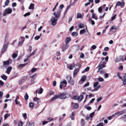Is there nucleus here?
<instances>
[{
    "instance_id": "f257e3e1",
    "label": "nucleus",
    "mask_w": 126,
    "mask_h": 126,
    "mask_svg": "<svg viewBox=\"0 0 126 126\" xmlns=\"http://www.w3.org/2000/svg\"><path fill=\"white\" fill-rule=\"evenodd\" d=\"M61 13V11L59 10L56 12L54 13L53 15L55 16L52 18L50 20V21L51 23V24L52 26H55L57 24L58 17L60 15Z\"/></svg>"
},
{
    "instance_id": "f03ea898",
    "label": "nucleus",
    "mask_w": 126,
    "mask_h": 126,
    "mask_svg": "<svg viewBox=\"0 0 126 126\" xmlns=\"http://www.w3.org/2000/svg\"><path fill=\"white\" fill-rule=\"evenodd\" d=\"M66 78L69 84L72 85H74L75 83L74 80L73 79H72L71 76H68Z\"/></svg>"
},
{
    "instance_id": "7ed1b4c3",
    "label": "nucleus",
    "mask_w": 126,
    "mask_h": 126,
    "mask_svg": "<svg viewBox=\"0 0 126 126\" xmlns=\"http://www.w3.org/2000/svg\"><path fill=\"white\" fill-rule=\"evenodd\" d=\"M12 11V9L9 7L5 9L3 12V16H5L8 14H11Z\"/></svg>"
},
{
    "instance_id": "20e7f679",
    "label": "nucleus",
    "mask_w": 126,
    "mask_h": 126,
    "mask_svg": "<svg viewBox=\"0 0 126 126\" xmlns=\"http://www.w3.org/2000/svg\"><path fill=\"white\" fill-rule=\"evenodd\" d=\"M66 93L65 92H63L60 93L59 94V98L61 99H64L66 98Z\"/></svg>"
},
{
    "instance_id": "39448f33",
    "label": "nucleus",
    "mask_w": 126,
    "mask_h": 126,
    "mask_svg": "<svg viewBox=\"0 0 126 126\" xmlns=\"http://www.w3.org/2000/svg\"><path fill=\"white\" fill-rule=\"evenodd\" d=\"M124 113L125 112L123 110L121 111H118L113 114V116L115 117L117 115L118 116L123 115Z\"/></svg>"
},
{
    "instance_id": "423d86ee",
    "label": "nucleus",
    "mask_w": 126,
    "mask_h": 126,
    "mask_svg": "<svg viewBox=\"0 0 126 126\" xmlns=\"http://www.w3.org/2000/svg\"><path fill=\"white\" fill-rule=\"evenodd\" d=\"M78 65V64L77 63L76 64L73 63L68 66V68L70 70H71L73 69L75 67L77 66Z\"/></svg>"
},
{
    "instance_id": "0eeeda50",
    "label": "nucleus",
    "mask_w": 126,
    "mask_h": 126,
    "mask_svg": "<svg viewBox=\"0 0 126 126\" xmlns=\"http://www.w3.org/2000/svg\"><path fill=\"white\" fill-rule=\"evenodd\" d=\"M63 84H64L65 85V86H66L67 84V82L66 80L65 79H63V80L62 81L60 82V87L61 89H62L63 87Z\"/></svg>"
},
{
    "instance_id": "6e6552de",
    "label": "nucleus",
    "mask_w": 126,
    "mask_h": 126,
    "mask_svg": "<svg viewBox=\"0 0 126 126\" xmlns=\"http://www.w3.org/2000/svg\"><path fill=\"white\" fill-rule=\"evenodd\" d=\"M124 2H120L118 1L117 3L116 6V7L117 6H120L121 7H122L124 6Z\"/></svg>"
},
{
    "instance_id": "1a4fd4ad",
    "label": "nucleus",
    "mask_w": 126,
    "mask_h": 126,
    "mask_svg": "<svg viewBox=\"0 0 126 126\" xmlns=\"http://www.w3.org/2000/svg\"><path fill=\"white\" fill-rule=\"evenodd\" d=\"M9 44V43L8 42L6 45H4L3 46L2 49V52L4 53L6 50L7 48V46Z\"/></svg>"
},
{
    "instance_id": "9d476101",
    "label": "nucleus",
    "mask_w": 126,
    "mask_h": 126,
    "mask_svg": "<svg viewBox=\"0 0 126 126\" xmlns=\"http://www.w3.org/2000/svg\"><path fill=\"white\" fill-rule=\"evenodd\" d=\"M69 47V45L67 44L63 46L62 47V51H64L67 49Z\"/></svg>"
},
{
    "instance_id": "9b49d317",
    "label": "nucleus",
    "mask_w": 126,
    "mask_h": 126,
    "mask_svg": "<svg viewBox=\"0 0 126 126\" xmlns=\"http://www.w3.org/2000/svg\"><path fill=\"white\" fill-rule=\"evenodd\" d=\"M123 58V56L120 55L117 57L115 59V62L118 63L120 62L122 59Z\"/></svg>"
},
{
    "instance_id": "f8f14e48",
    "label": "nucleus",
    "mask_w": 126,
    "mask_h": 126,
    "mask_svg": "<svg viewBox=\"0 0 126 126\" xmlns=\"http://www.w3.org/2000/svg\"><path fill=\"white\" fill-rule=\"evenodd\" d=\"M76 113L74 112H73L70 115V117L72 120H74V117Z\"/></svg>"
},
{
    "instance_id": "ddd939ff",
    "label": "nucleus",
    "mask_w": 126,
    "mask_h": 126,
    "mask_svg": "<svg viewBox=\"0 0 126 126\" xmlns=\"http://www.w3.org/2000/svg\"><path fill=\"white\" fill-rule=\"evenodd\" d=\"M86 78V77L85 75H84L81 78V79L79 81V83L80 84H82V83H81V81L84 82Z\"/></svg>"
},
{
    "instance_id": "4468645a",
    "label": "nucleus",
    "mask_w": 126,
    "mask_h": 126,
    "mask_svg": "<svg viewBox=\"0 0 126 126\" xmlns=\"http://www.w3.org/2000/svg\"><path fill=\"white\" fill-rule=\"evenodd\" d=\"M120 118L124 122H126V114L122 116Z\"/></svg>"
},
{
    "instance_id": "2eb2a0df",
    "label": "nucleus",
    "mask_w": 126,
    "mask_h": 126,
    "mask_svg": "<svg viewBox=\"0 0 126 126\" xmlns=\"http://www.w3.org/2000/svg\"><path fill=\"white\" fill-rule=\"evenodd\" d=\"M59 98V94L57 95H55L54 97H53L50 100V102L51 101L54 100L55 99Z\"/></svg>"
},
{
    "instance_id": "dca6fc26",
    "label": "nucleus",
    "mask_w": 126,
    "mask_h": 126,
    "mask_svg": "<svg viewBox=\"0 0 126 126\" xmlns=\"http://www.w3.org/2000/svg\"><path fill=\"white\" fill-rule=\"evenodd\" d=\"M34 7V4L32 3H31L29 6L28 8L29 9L33 10Z\"/></svg>"
},
{
    "instance_id": "f3484780",
    "label": "nucleus",
    "mask_w": 126,
    "mask_h": 126,
    "mask_svg": "<svg viewBox=\"0 0 126 126\" xmlns=\"http://www.w3.org/2000/svg\"><path fill=\"white\" fill-rule=\"evenodd\" d=\"M12 69V67L11 66L8 67L7 70L6 72L8 74H9L11 71Z\"/></svg>"
},
{
    "instance_id": "a211bd4d",
    "label": "nucleus",
    "mask_w": 126,
    "mask_h": 126,
    "mask_svg": "<svg viewBox=\"0 0 126 126\" xmlns=\"http://www.w3.org/2000/svg\"><path fill=\"white\" fill-rule=\"evenodd\" d=\"M97 72H99L101 74H104L105 73V71L104 69L99 70L97 71Z\"/></svg>"
},
{
    "instance_id": "6ab92c4d",
    "label": "nucleus",
    "mask_w": 126,
    "mask_h": 126,
    "mask_svg": "<svg viewBox=\"0 0 126 126\" xmlns=\"http://www.w3.org/2000/svg\"><path fill=\"white\" fill-rule=\"evenodd\" d=\"M27 78H22L19 81L18 83L19 84H21L25 80H26Z\"/></svg>"
},
{
    "instance_id": "aec40b11",
    "label": "nucleus",
    "mask_w": 126,
    "mask_h": 126,
    "mask_svg": "<svg viewBox=\"0 0 126 126\" xmlns=\"http://www.w3.org/2000/svg\"><path fill=\"white\" fill-rule=\"evenodd\" d=\"M100 85H99L97 86H96L95 87H94V90H91V91L93 92L97 91L98 89L99 88H100Z\"/></svg>"
},
{
    "instance_id": "412c9836",
    "label": "nucleus",
    "mask_w": 126,
    "mask_h": 126,
    "mask_svg": "<svg viewBox=\"0 0 126 126\" xmlns=\"http://www.w3.org/2000/svg\"><path fill=\"white\" fill-rule=\"evenodd\" d=\"M71 39L70 38L67 37L66 38L65 40V42L66 44H68L71 41Z\"/></svg>"
},
{
    "instance_id": "4be33fe9",
    "label": "nucleus",
    "mask_w": 126,
    "mask_h": 126,
    "mask_svg": "<svg viewBox=\"0 0 126 126\" xmlns=\"http://www.w3.org/2000/svg\"><path fill=\"white\" fill-rule=\"evenodd\" d=\"M39 99L37 97H34L33 99V101H36L38 103L40 102V101L39 100Z\"/></svg>"
},
{
    "instance_id": "5701e85b",
    "label": "nucleus",
    "mask_w": 126,
    "mask_h": 126,
    "mask_svg": "<svg viewBox=\"0 0 126 126\" xmlns=\"http://www.w3.org/2000/svg\"><path fill=\"white\" fill-rule=\"evenodd\" d=\"M79 68H78L74 70L73 73L74 76H75L77 74L78 72L79 71Z\"/></svg>"
},
{
    "instance_id": "b1692460",
    "label": "nucleus",
    "mask_w": 126,
    "mask_h": 126,
    "mask_svg": "<svg viewBox=\"0 0 126 126\" xmlns=\"http://www.w3.org/2000/svg\"><path fill=\"white\" fill-rule=\"evenodd\" d=\"M72 105H74V107L75 109L77 108L79 106L78 104L73 102L72 103Z\"/></svg>"
},
{
    "instance_id": "393cba45",
    "label": "nucleus",
    "mask_w": 126,
    "mask_h": 126,
    "mask_svg": "<svg viewBox=\"0 0 126 126\" xmlns=\"http://www.w3.org/2000/svg\"><path fill=\"white\" fill-rule=\"evenodd\" d=\"M122 80L123 81V85H124L126 84V77H124Z\"/></svg>"
},
{
    "instance_id": "a878e982",
    "label": "nucleus",
    "mask_w": 126,
    "mask_h": 126,
    "mask_svg": "<svg viewBox=\"0 0 126 126\" xmlns=\"http://www.w3.org/2000/svg\"><path fill=\"white\" fill-rule=\"evenodd\" d=\"M106 67V66L103 64H99L98 66V68L99 69H101L103 67Z\"/></svg>"
},
{
    "instance_id": "bb28decb",
    "label": "nucleus",
    "mask_w": 126,
    "mask_h": 126,
    "mask_svg": "<svg viewBox=\"0 0 126 126\" xmlns=\"http://www.w3.org/2000/svg\"><path fill=\"white\" fill-rule=\"evenodd\" d=\"M84 97L83 95H80L78 97V100L79 101H80Z\"/></svg>"
},
{
    "instance_id": "cd10ccee",
    "label": "nucleus",
    "mask_w": 126,
    "mask_h": 126,
    "mask_svg": "<svg viewBox=\"0 0 126 126\" xmlns=\"http://www.w3.org/2000/svg\"><path fill=\"white\" fill-rule=\"evenodd\" d=\"M94 112H93L92 113H91L89 115V117L90 118V120H91L92 119L93 117L94 116Z\"/></svg>"
},
{
    "instance_id": "c85d7f7f",
    "label": "nucleus",
    "mask_w": 126,
    "mask_h": 126,
    "mask_svg": "<svg viewBox=\"0 0 126 126\" xmlns=\"http://www.w3.org/2000/svg\"><path fill=\"white\" fill-rule=\"evenodd\" d=\"M37 50V49H36L33 51L29 56H28V58H30L31 56L33 55L36 52V51Z\"/></svg>"
},
{
    "instance_id": "c756f323",
    "label": "nucleus",
    "mask_w": 126,
    "mask_h": 126,
    "mask_svg": "<svg viewBox=\"0 0 126 126\" xmlns=\"http://www.w3.org/2000/svg\"><path fill=\"white\" fill-rule=\"evenodd\" d=\"M92 18L96 20L98 19L97 16H96V15L94 13L92 14Z\"/></svg>"
},
{
    "instance_id": "7c9ffc66",
    "label": "nucleus",
    "mask_w": 126,
    "mask_h": 126,
    "mask_svg": "<svg viewBox=\"0 0 126 126\" xmlns=\"http://www.w3.org/2000/svg\"><path fill=\"white\" fill-rule=\"evenodd\" d=\"M27 64V63H25L23 64H19L18 65V66L20 68H22L25 65H26Z\"/></svg>"
},
{
    "instance_id": "2f4dec72",
    "label": "nucleus",
    "mask_w": 126,
    "mask_h": 126,
    "mask_svg": "<svg viewBox=\"0 0 126 126\" xmlns=\"http://www.w3.org/2000/svg\"><path fill=\"white\" fill-rule=\"evenodd\" d=\"M86 29H83V30H81L80 31V34H83L84 32H86Z\"/></svg>"
},
{
    "instance_id": "473e14b6",
    "label": "nucleus",
    "mask_w": 126,
    "mask_h": 126,
    "mask_svg": "<svg viewBox=\"0 0 126 126\" xmlns=\"http://www.w3.org/2000/svg\"><path fill=\"white\" fill-rule=\"evenodd\" d=\"M1 77L2 79L5 80H6L7 78V76H6L4 75H3L1 76Z\"/></svg>"
},
{
    "instance_id": "72a5a7b5",
    "label": "nucleus",
    "mask_w": 126,
    "mask_h": 126,
    "mask_svg": "<svg viewBox=\"0 0 126 126\" xmlns=\"http://www.w3.org/2000/svg\"><path fill=\"white\" fill-rule=\"evenodd\" d=\"M43 92V89L42 88H41L39 90L38 93L39 94H41Z\"/></svg>"
},
{
    "instance_id": "f704fd0d",
    "label": "nucleus",
    "mask_w": 126,
    "mask_h": 126,
    "mask_svg": "<svg viewBox=\"0 0 126 126\" xmlns=\"http://www.w3.org/2000/svg\"><path fill=\"white\" fill-rule=\"evenodd\" d=\"M86 32L85 33V34L86 36H89L90 34V33L88 32L87 27H86Z\"/></svg>"
},
{
    "instance_id": "c9c22d12",
    "label": "nucleus",
    "mask_w": 126,
    "mask_h": 126,
    "mask_svg": "<svg viewBox=\"0 0 126 126\" xmlns=\"http://www.w3.org/2000/svg\"><path fill=\"white\" fill-rule=\"evenodd\" d=\"M9 63V61L8 60H7L5 61H4L3 63L4 66L5 65H7Z\"/></svg>"
},
{
    "instance_id": "e433bc0d",
    "label": "nucleus",
    "mask_w": 126,
    "mask_h": 126,
    "mask_svg": "<svg viewBox=\"0 0 126 126\" xmlns=\"http://www.w3.org/2000/svg\"><path fill=\"white\" fill-rule=\"evenodd\" d=\"M82 17L81 14L80 13H78L77 16V18H81Z\"/></svg>"
},
{
    "instance_id": "4c0bfd02",
    "label": "nucleus",
    "mask_w": 126,
    "mask_h": 126,
    "mask_svg": "<svg viewBox=\"0 0 126 126\" xmlns=\"http://www.w3.org/2000/svg\"><path fill=\"white\" fill-rule=\"evenodd\" d=\"M29 107L30 108H33L34 107V104L32 102H30L29 103Z\"/></svg>"
},
{
    "instance_id": "58836bf2",
    "label": "nucleus",
    "mask_w": 126,
    "mask_h": 126,
    "mask_svg": "<svg viewBox=\"0 0 126 126\" xmlns=\"http://www.w3.org/2000/svg\"><path fill=\"white\" fill-rule=\"evenodd\" d=\"M108 57L107 56L105 58V60L106 62L105 61H104L102 62L103 63L106 64L107 62L108 61Z\"/></svg>"
},
{
    "instance_id": "ea45409f",
    "label": "nucleus",
    "mask_w": 126,
    "mask_h": 126,
    "mask_svg": "<svg viewBox=\"0 0 126 126\" xmlns=\"http://www.w3.org/2000/svg\"><path fill=\"white\" fill-rule=\"evenodd\" d=\"M117 75L119 78L120 79H122V77L121 76H120V73L119 72H118L117 73Z\"/></svg>"
},
{
    "instance_id": "a19ab883",
    "label": "nucleus",
    "mask_w": 126,
    "mask_h": 126,
    "mask_svg": "<svg viewBox=\"0 0 126 126\" xmlns=\"http://www.w3.org/2000/svg\"><path fill=\"white\" fill-rule=\"evenodd\" d=\"M36 74H35L33 75L32 76H30V78H31V79H32L33 78L34 79H35V78L36 77Z\"/></svg>"
},
{
    "instance_id": "79ce46f5",
    "label": "nucleus",
    "mask_w": 126,
    "mask_h": 126,
    "mask_svg": "<svg viewBox=\"0 0 126 126\" xmlns=\"http://www.w3.org/2000/svg\"><path fill=\"white\" fill-rule=\"evenodd\" d=\"M28 98H29V96H28V94L27 93H26V94L24 96L25 99V100H27L28 99Z\"/></svg>"
},
{
    "instance_id": "37998d69",
    "label": "nucleus",
    "mask_w": 126,
    "mask_h": 126,
    "mask_svg": "<svg viewBox=\"0 0 126 126\" xmlns=\"http://www.w3.org/2000/svg\"><path fill=\"white\" fill-rule=\"evenodd\" d=\"M10 116V114H5L4 116V118L5 119H6L8 117Z\"/></svg>"
},
{
    "instance_id": "c03bdc74",
    "label": "nucleus",
    "mask_w": 126,
    "mask_h": 126,
    "mask_svg": "<svg viewBox=\"0 0 126 126\" xmlns=\"http://www.w3.org/2000/svg\"><path fill=\"white\" fill-rule=\"evenodd\" d=\"M17 56V54L16 53H14L13 54L12 56L13 58L14 59Z\"/></svg>"
},
{
    "instance_id": "a18cd8bd",
    "label": "nucleus",
    "mask_w": 126,
    "mask_h": 126,
    "mask_svg": "<svg viewBox=\"0 0 126 126\" xmlns=\"http://www.w3.org/2000/svg\"><path fill=\"white\" fill-rule=\"evenodd\" d=\"M79 27L81 29L83 28L84 27V25L83 24H81L79 25Z\"/></svg>"
},
{
    "instance_id": "49530a36",
    "label": "nucleus",
    "mask_w": 126,
    "mask_h": 126,
    "mask_svg": "<svg viewBox=\"0 0 126 126\" xmlns=\"http://www.w3.org/2000/svg\"><path fill=\"white\" fill-rule=\"evenodd\" d=\"M9 0H7L5 2V6H7L9 3Z\"/></svg>"
},
{
    "instance_id": "de8ad7c7",
    "label": "nucleus",
    "mask_w": 126,
    "mask_h": 126,
    "mask_svg": "<svg viewBox=\"0 0 126 126\" xmlns=\"http://www.w3.org/2000/svg\"><path fill=\"white\" fill-rule=\"evenodd\" d=\"M72 35L73 36H76L77 35V34L76 32H73L72 33Z\"/></svg>"
},
{
    "instance_id": "09e8293b",
    "label": "nucleus",
    "mask_w": 126,
    "mask_h": 126,
    "mask_svg": "<svg viewBox=\"0 0 126 126\" xmlns=\"http://www.w3.org/2000/svg\"><path fill=\"white\" fill-rule=\"evenodd\" d=\"M99 82H95L93 85L94 87H95V86H97L98 85Z\"/></svg>"
},
{
    "instance_id": "8fccbe9b",
    "label": "nucleus",
    "mask_w": 126,
    "mask_h": 126,
    "mask_svg": "<svg viewBox=\"0 0 126 126\" xmlns=\"http://www.w3.org/2000/svg\"><path fill=\"white\" fill-rule=\"evenodd\" d=\"M22 115L23 117L25 119H27V114L26 113H23Z\"/></svg>"
},
{
    "instance_id": "3c124183",
    "label": "nucleus",
    "mask_w": 126,
    "mask_h": 126,
    "mask_svg": "<svg viewBox=\"0 0 126 126\" xmlns=\"http://www.w3.org/2000/svg\"><path fill=\"white\" fill-rule=\"evenodd\" d=\"M58 2L57 3L56 5H55V7H54L53 8V9L52 10V11L53 12H54V11H55V10L56 9L57 6L58 5Z\"/></svg>"
},
{
    "instance_id": "603ef678",
    "label": "nucleus",
    "mask_w": 126,
    "mask_h": 126,
    "mask_svg": "<svg viewBox=\"0 0 126 126\" xmlns=\"http://www.w3.org/2000/svg\"><path fill=\"white\" fill-rule=\"evenodd\" d=\"M37 70L36 68H33L31 70V72L32 73H33L36 71Z\"/></svg>"
},
{
    "instance_id": "864d4df0",
    "label": "nucleus",
    "mask_w": 126,
    "mask_h": 126,
    "mask_svg": "<svg viewBox=\"0 0 126 126\" xmlns=\"http://www.w3.org/2000/svg\"><path fill=\"white\" fill-rule=\"evenodd\" d=\"M30 13L29 12H28L27 13L25 14L24 15V16L25 17H26L30 15Z\"/></svg>"
},
{
    "instance_id": "5fc2aeb1",
    "label": "nucleus",
    "mask_w": 126,
    "mask_h": 126,
    "mask_svg": "<svg viewBox=\"0 0 126 126\" xmlns=\"http://www.w3.org/2000/svg\"><path fill=\"white\" fill-rule=\"evenodd\" d=\"M84 120L83 119H82L81 120V125L82 126H83L84 125Z\"/></svg>"
},
{
    "instance_id": "6e6d98bb",
    "label": "nucleus",
    "mask_w": 126,
    "mask_h": 126,
    "mask_svg": "<svg viewBox=\"0 0 126 126\" xmlns=\"http://www.w3.org/2000/svg\"><path fill=\"white\" fill-rule=\"evenodd\" d=\"M89 84V82H87L85 84L84 86L83 87H85L88 86Z\"/></svg>"
},
{
    "instance_id": "4d7b16f0",
    "label": "nucleus",
    "mask_w": 126,
    "mask_h": 126,
    "mask_svg": "<svg viewBox=\"0 0 126 126\" xmlns=\"http://www.w3.org/2000/svg\"><path fill=\"white\" fill-rule=\"evenodd\" d=\"M85 107L86 109L87 110H90L91 109V107L90 106H87L86 107Z\"/></svg>"
},
{
    "instance_id": "13d9d810",
    "label": "nucleus",
    "mask_w": 126,
    "mask_h": 126,
    "mask_svg": "<svg viewBox=\"0 0 126 126\" xmlns=\"http://www.w3.org/2000/svg\"><path fill=\"white\" fill-rule=\"evenodd\" d=\"M3 94V92L1 91H0V99L2 98Z\"/></svg>"
},
{
    "instance_id": "bf43d9fd",
    "label": "nucleus",
    "mask_w": 126,
    "mask_h": 126,
    "mask_svg": "<svg viewBox=\"0 0 126 126\" xmlns=\"http://www.w3.org/2000/svg\"><path fill=\"white\" fill-rule=\"evenodd\" d=\"M98 80L99 81L102 82L104 81V79L100 77L99 79Z\"/></svg>"
},
{
    "instance_id": "052dcab7",
    "label": "nucleus",
    "mask_w": 126,
    "mask_h": 126,
    "mask_svg": "<svg viewBox=\"0 0 126 126\" xmlns=\"http://www.w3.org/2000/svg\"><path fill=\"white\" fill-rule=\"evenodd\" d=\"M84 54L82 52L81 53L80 55V57L81 58H82L84 57Z\"/></svg>"
},
{
    "instance_id": "680f3d73",
    "label": "nucleus",
    "mask_w": 126,
    "mask_h": 126,
    "mask_svg": "<svg viewBox=\"0 0 126 126\" xmlns=\"http://www.w3.org/2000/svg\"><path fill=\"white\" fill-rule=\"evenodd\" d=\"M105 14V13H104L102 16H100L99 17V19L100 20H102V18H103Z\"/></svg>"
},
{
    "instance_id": "e2e57ef3",
    "label": "nucleus",
    "mask_w": 126,
    "mask_h": 126,
    "mask_svg": "<svg viewBox=\"0 0 126 126\" xmlns=\"http://www.w3.org/2000/svg\"><path fill=\"white\" fill-rule=\"evenodd\" d=\"M35 79H34L33 78L32 79H31V82L32 84H33L34 83V80Z\"/></svg>"
},
{
    "instance_id": "0e129e2a",
    "label": "nucleus",
    "mask_w": 126,
    "mask_h": 126,
    "mask_svg": "<svg viewBox=\"0 0 126 126\" xmlns=\"http://www.w3.org/2000/svg\"><path fill=\"white\" fill-rule=\"evenodd\" d=\"M40 38V37L39 36H36L34 38V39L35 40H38Z\"/></svg>"
},
{
    "instance_id": "69168bd1",
    "label": "nucleus",
    "mask_w": 126,
    "mask_h": 126,
    "mask_svg": "<svg viewBox=\"0 0 126 126\" xmlns=\"http://www.w3.org/2000/svg\"><path fill=\"white\" fill-rule=\"evenodd\" d=\"M114 117V116H113V114L112 115H111L110 116L108 117V119H109V120H110L111 119H112V118H113V117Z\"/></svg>"
},
{
    "instance_id": "338daca9",
    "label": "nucleus",
    "mask_w": 126,
    "mask_h": 126,
    "mask_svg": "<svg viewBox=\"0 0 126 126\" xmlns=\"http://www.w3.org/2000/svg\"><path fill=\"white\" fill-rule=\"evenodd\" d=\"M23 123L22 121L19 122V123L18 125V126H22Z\"/></svg>"
},
{
    "instance_id": "774afa93",
    "label": "nucleus",
    "mask_w": 126,
    "mask_h": 126,
    "mask_svg": "<svg viewBox=\"0 0 126 126\" xmlns=\"http://www.w3.org/2000/svg\"><path fill=\"white\" fill-rule=\"evenodd\" d=\"M96 126H103V125L102 123H100L97 124Z\"/></svg>"
}]
</instances>
